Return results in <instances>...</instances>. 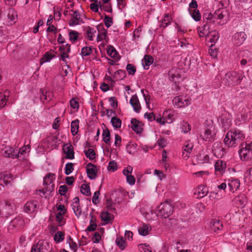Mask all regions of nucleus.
<instances>
[{"label":"nucleus","mask_w":252,"mask_h":252,"mask_svg":"<svg viewBox=\"0 0 252 252\" xmlns=\"http://www.w3.org/2000/svg\"><path fill=\"white\" fill-rule=\"evenodd\" d=\"M80 191L83 194L86 196L91 195L90 186L87 184H83L81 186Z\"/></svg>","instance_id":"603ef678"},{"label":"nucleus","mask_w":252,"mask_h":252,"mask_svg":"<svg viewBox=\"0 0 252 252\" xmlns=\"http://www.w3.org/2000/svg\"><path fill=\"white\" fill-rule=\"evenodd\" d=\"M140 124V122L136 119H132L131 120V128L137 133H141L143 130V128Z\"/></svg>","instance_id":"7c9ffc66"},{"label":"nucleus","mask_w":252,"mask_h":252,"mask_svg":"<svg viewBox=\"0 0 252 252\" xmlns=\"http://www.w3.org/2000/svg\"><path fill=\"white\" fill-rule=\"evenodd\" d=\"M212 153L218 158H221L225 153V149L222 147V143L215 142L212 146Z\"/></svg>","instance_id":"ddd939ff"},{"label":"nucleus","mask_w":252,"mask_h":252,"mask_svg":"<svg viewBox=\"0 0 252 252\" xmlns=\"http://www.w3.org/2000/svg\"><path fill=\"white\" fill-rule=\"evenodd\" d=\"M25 221L20 216L15 217L9 223L8 230L12 232L18 231L23 228Z\"/></svg>","instance_id":"6e6552de"},{"label":"nucleus","mask_w":252,"mask_h":252,"mask_svg":"<svg viewBox=\"0 0 252 252\" xmlns=\"http://www.w3.org/2000/svg\"><path fill=\"white\" fill-rule=\"evenodd\" d=\"M173 212V207L168 201L161 203L158 207L157 216L166 219L169 217Z\"/></svg>","instance_id":"0eeeda50"},{"label":"nucleus","mask_w":252,"mask_h":252,"mask_svg":"<svg viewBox=\"0 0 252 252\" xmlns=\"http://www.w3.org/2000/svg\"><path fill=\"white\" fill-rule=\"evenodd\" d=\"M203 24H208V25L212 28H214L217 25L214 14L208 12L203 13Z\"/></svg>","instance_id":"a211bd4d"},{"label":"nucleus","mask_w":252,"mask_h":252,"mask_svg":"<svg viewBox=\"0 0 252 252\" xmlns=\"http://www.w3.org/2000/svg\"><path fill=\"white\" fill-rule=\"evenodd\" d=\"M189 13L192 18L196 22L199 21L201 18V15L198 9L189 10Z\"/></svg>","instance_id":"79ce46f5"},{"label":"nucleus","mask_w":252,"mask_h":252,"mask_svg":"<svg viewBox=\"0 0 252 252\" xmlns=\"http://www.w3.org/2000/svg\"><path fill=\"white\" fill-rule=\"evenodd\" d=\"M193 146V144L190 140H187L184 143L182 148L184 158L188 159L190 156Z\"/></svg>","instance_id":"f8f14e48"},{"label":"nucleus","mask_w":252,"mask_h":252,"mask_svg":"<svg viewBox=\"0 0 252 252\" xmlns=\"http://www.w3.org/2000/svg\"><path fill=\"white\" fill-rule=\"evenodd\" d=\"M241 145L238 151L240 158L243 161H248L252 158V141L249 143Z\"/></svg>","instance_id":"39448f33"},{"label":"nucleus","mask_w":252,"mask_h":252,"mask_svg":"<svg viewBox=\"0 0 252 252\" xmlns=\"http://www.w3.org/2000/svg\"><path fill=\"white\" fill-rule=\"evenodd\" d=\"M226 167L225 161L218 159L215 164V172L217 174L222 175L225 172Z\"/></svg>","instance_id":"6ab92c4d"},{"label":"nucleus","mask_w":252,"mask_h":252,"mask_svg":"<svg viewBox=\"0 0 252 252\" xmlns=\"http://www.w3.org/2000/svg\"><path fill=\"white\" fill-rule=\"evenodd\" d=\"M71 11L73 13L71 14V18L68 22L69 26L74 27L84 23L78 10H71Z\"/></svg>","instance_id":"9b49d317"},{"label":"nucleus","mask_w":252,"mask_h":252,"mask_svg":"<svg viewBox=\"0 0 252 252\" xmlns=\"http://www.w3.org/2000/svg\"><path fill=\"white\" fill-rule=\"evenodd\" d=\"M149 231V228L146 224L143 225V226L138 229L139 234L143 236L148 235Z\"/></svg>","instance_id":"680f3d73"},{"label":"nucleus","mask_w":252,"mask_h":252,"mask_svg":"<svg viewBox=\"0 0 252 252\" xmlns=\"http://www.w3.org/2000/svg\"><path fill=\"white\" fill-rule=\"evenodd\" d=\"M172 102L176 108H184L191 104V99L187 95H179L174 97Z\"/></svg>","instance_id":"423d86ee"},{"label":"nucleus","mask_w":252,"mask_h":252,"mask_svg":"<svg viewBox=\"0 0 252 252\" xmlns=\"http://www.w3.org/2000/svg\"><path fill=\"white\" fill-rule=\"evenodd\" d=\"M54 57V55H52L49 52H47L42 58L41 63H43L50 62Z\"/></svg>","instance_id":"e2e57ef3"},{"label":"nucleus","mask_w":252,"mask_h":252,"mask_svg":"<svg viewBox=\"0 0 252 252\" xmlns=\"http://www.w3.org/2000/svg\"><path fill=\"white\" fill-rule=\"evenodd\" d=\"M68 35L69 39L70 40V41L72 42H75L78 40L79 38V33L77 31L69 30Z\"/></svg>","instance_id":"09e8293b"},{"label":"nucleus","mask_w":252,"mask_h":252,"mask_svg":"<svg viewBox=\"0 0 252 252\" xmlns=\"http://www.w3.org/2000/svg\"><path fill=\"white\" fill-rule=\"evenodd\" d=\"M247 38V35L245 32H240L235 33L232 36V42L236 46L242 45Z\"/></svg>","instance_id":"2eb2a0df"},{"label":"nucleus","mask_w":252,"mask_h":252,"mask_svg":"<svg viewBox=\"0 0 252 252\" xmlns=\"http://www.w3.org/2000/svg\"><path fill=\"white\" fill-rule=\"evenodd\" d=\"M70 105L71 108L78 110L79 108V104L77 98H72L70 100Z\"/></svg>","instance_id":"338daca9"},{"label":"nucleus","mask_w":252,"mask_h":252,"mask_svg":"<svg viewBox=\"0 0 252 252\" xmlns=\"http://www.w3.org/2000/svg\"><path fill=\"white\" fill-rule=\"evenodd\" d=\"M53 94L49 91H42V94L40 95V100L44 102L45 100L49 101L52 99Z\"/></svg>","instance_id":"37998d69"},{"label":"nucleus","mask_w":252,"mask_h":252,"mask_svg":"<svg viewBox=\"0 0 252 252\" xmlns=\"http://www.w3.org/2000/svg\"><path fill=\"white\" fill-rule=\"evenodd\" d=\"M64 239V233L62 231H58L54 237V240L57 243L62 242Z\"/></svg>","instance_id":"5fc2aeb1"},{"label":"nucleus","mask_w":252,"mask_h":252,"mask_svg":"<svg viewBox=\"0 0 252 252\" xmlns=\"http://www.w3.org/2000/svg\"><path fill=\"white\" fill-rule=\"evenodd\" d=\"M154 62V58L150 55H146L144 56L143 59L142 60V64L144 69H148L151 64Z\"/></svg>","instance_id":"2f4dec72"},{"label":"nucleus","mask_w":252,"mask_h":252,"mask_svg":"<svg viewBox=\"0 0 252 252\" xmlns=\"http://www.w3.org/2000/svg\"><path fill=\"white\" fill-rule=\"evenodd\" d=\"M205 131L201 135L202 139L208 142H213L215 140L216 131L213 121L211 120H207L204 124Z\"/></svg>","instance_id":"7ed1b4c3"},{"label":"nucleus","mask_w":252,"mask_h":252,"mask_svg":"<svg viewBox=\"0 0 252 252\" xmlns=\"http://www.w3.org/2000/svg\"><path fill=\"white\" fill-rule=\"evenodd\" d=\"M115 243L121 250H124L126 247V243L123 237H117Z\"/></svg>","instance_id":"a18cd8bd"},{"label":"nucleus","mask_w":252,"mask_h":252,"mask_svg":"<svg viewBox=\"0 0 252 252\" xmlns=\"http://www.w3.org/2000/svg\"><path fill=\"white\" fill-rule=\"evenodd\" d=\"M10 91L8 90H5L3 92H0V108L4 107L7 104Z\"/></svg>","instance_id":"c85d7f7f"},{"label":"nucleus","mask_w":252,"mask_h":252,"mask_svg":"<svg viewBox=\"0 0 252 252\" xmlns=\"http://www.w3.org/2000/svg\"><path fill=\"white\" fill-rule=\"evenodd\" d=\"M245 139L244 132L238 129L232 130L227 133L224 138V144L228 147H235Z\"/></svg>","instance_id":"f257e3e1"},{"label":"nucleus","mask_w":252,"mask_h":252,"mask_svg":"<svg viewBox=\"0 0 252 252\" xmlns=\"http://www.w3.org/2000/svg\"><path fill=\"white\" fill-rule=\"evenodd\" d=\"M126 69L129 75H133L136 71L135 66L133 64L130 63H128L127 64Z\"/></svg>","instance_id":"774afa93"},{"label":"nucleus","mask_w":252,"mask_h":252,"mask_svg":"<svg viewBox=\"0 0 252 252\" xmlns=\"http://www.w3.org/2000/svg\"><path fill=\"white\" fill-rule=\"evenodd\" d=\"M163 119L164 123L170 124L174 120V115L171 114L169 111H165L163 113Z\"/></svg>","instance_id":"4c0bfd02"},{"label":"nucleus","mask_w":252,"mask_h":252,"mask_svg":"<svg viewBox=\"0 0 252 252\" xmlns=\"http://www.w3.org/2000/svg\"><path fill=\"white\" fill-rule=\"evenodd\" d=\"M74 164L71 162L67 163L65 164L64 173L66 175H69L74 170Z\"/></svg>","instance_id":"69168bd1"},{"label":"nucleus","mask_w":252,"mask_h":252,"mask_svg":"<svg viewBox=\"0 0 252 252\" xmlns=\"http://www.w3.org/2000/svg\"><path fill=\"white\" fill-rule=\"evenodd\" d=\"M103 141L107 144L110 143V132L108 129L106 128L103 130L102 133Z\"/></svg>","instance_id":"de8ad7c7"},{"label":"nucleus","mask_w":252,"mask_h":252,"mask_svg":"<svg viewBox=\"0 0 252 252\" xmlns=\"http://www.w3.org/2000/svg\"><path fill=\"white\" fill-rule=\"evenodd\" d=\"M11 178L10 174L6 173H0V183H3L5 185H7L10 182L9 179Z\"/></svg>","instance_id":"c03bdc74"},{"label":"nucleus","mask_w":252,"mask_h":252,"mask_svg":"<svg viewBox=\"0 0 252 252\" xmlns=\"http://www.w3.org/2000/svg\"><path fill=\"white\" fill-rule=\"evenodd\" d=\"M177 69L172 68L168 72V75L170 80L176 81L179 77L178 73L176 74Z\"/></svg>","instance_id":"13d9d810"},{"label":"nucleus","mask_w":252,"mask_h":252,"mask_svg":"<svg viewBox=\"0 0 252 252\" xmlns=\"http://www.w3.org/2000/svg\"><path fill=\"white\" fill-rule=\"evenodd\" d=\"M55 185L54 184L50 185L42 190H40V192H42L44 195H49L54 190Z\"/></svg>","instance_id":"bf43d9fd"},{"label":"nucleus","mask_w":252,"mask_h":252,"mask_svg":"<svg viewBox=\"0 0 252 252\" xmlns=\"http://www.w3.org/2000/svg\"><path fill=\"white\" fill-rule=\"evenodd\" d=\"M86 172L89 179L94 180L97 177L96 166L92 163L90 162L87 165Z\"/></svg>","instance_id":"f3484780"},{"label":"nucleus","mask_w":252,"mask_h":252,"mask_svg":"<svg viewBox=\"0 0 252 252\" xmlns=\"http://www.w3.org/2000/svg\"><path fill=\"white\" fill-rule=\"evenodd\" d=\"M213 14L215 17L217 25H222L226 23V19H224L227 15V12L226 9L219 8L216 10Z\"/></svg>","instance_id":"1a4fd4ad"},{"label":"nucleus","mask_w":252,"mask_h":252,"mask_svg":"<svg viewBox=\"0 0 252 252\" xmlns=\"http://www.w3.org/2000/svg\"><path fill=\"white\" fill-rule=\"evenodd\" d=\"M17 153V149H13L12 147H6L4 150L2 155L5 157L12 158H17L16 153Z\"/></svg>","instance_id":"cd10ccee"},{"label":"nucleus","mask_w":252,"mask_h":252,"mask_svg":"<svg viewBox=\"0 0 252 252\" xmlns=\"http://www.w3.org/2000/svg\"><path fill=\"white\" fill-rule=\"evenodd\" d=\"M211 228L214 232H217L222 229L223 225L220 220L214 219L211 222Z\"/></svg>","instance_id":"473e14b6"},{"label":"nucleus","mask_w":252,"mask_h":252,"mask_svg":"<svg viewBox=\"0 0 252 252\" xmlns=\"http://www.w3.org/2000/svg\"><path fill=\"white\" fill-rule=\"evenodd\" d=\"M221 83L225 86H231L239 84L244 77L243 73L234 71H228L224 75H220Z\"/></svg>","instance_id":"f03ea898"},{"label":"nucleus","mask_w":252,"mask_h":252,"mask_svg":"<svg viewBox=\"0 0 252 252\" xmlns=\"http://www.w3.org/2000/svg\"><path fill=\"white\" fill-rule=\"evenodd\" d=\"M111 123L114 127L115 128H120L122 125V121L120 119L116 117H113L111 120Z\"/></svg>","instance_id":"864d4df0"},{"label":"nucleus","mask_w":252,"mask_h":252,"mask_svg":"<svg viewBox=\"0 0 252 252\" xmlns=\"http://www.w3.org/2000/svg\"><path fill=\"white\" fill-rule=\"evenodd\" d=\"M234 201L238 208H243L246 205L247 199L244 194H241L235 197Z\"/></svg>","instance_id":"a878e982"},{"label":"nucleus","mask_w":252,"mask_h":252,"mask_svg":"<svg viewBox=\"0 0 252 252\" xmlns=\"http://www.w3.org/2000/svg\"><path fill=\"white\" fill-rule=\"evenodd\" d=\"M107 54L111 58H116L118 52L114 47L110 46L107 50Z\"/></svg>","instance_id":"052dcab7"},{"label":"nucleus","mask_w":252,"mask_h":252,"mask_svg":"<svg viewBox=\"0 0 252 252\" xmlns=\"http://www.w3.org/2000/svg\"><path fill=\"white\" fill-rule=\"evenodd\" d=\"M181 130L184 133H187L190 130L191 127L189 123L183 121L181 123Z\"/></svg>","instance_id":"0e129e2a"},{"label":"nucleus","mask_w":252,"mask_h":252,"mask_svg":"<svg viewBox=\"0 0 252 252\" xmlns=\"http://www.w3.org/2000/svg\"><path fill=\"white\" fill-rule=\"evenodd\" d=\"M101 219L106 223H112L114 219V215L108 212H103L101 214Z\"/></svg>","instance_id":"c9c22d12"},{"label":"nucleus","mask_w":252,"mask_h":252,"mask_svg":"<svg viewBox=\"0 0 252 252\" xmlns=\"http://www.w3.org/2000/svg\"><path fill=\"white\" fill-rule=\"evenodd\" d=\"M244 179L248 184L252 183V167L248 168L245 172Z\"/></svg>","instance_id":"3c124183"},{"label":"nucleus","mask_w":252,"mask_h":252,"mask_svg":"<svg viewBox=\"0 0 252 252\" xmlns=\"http://www.w3.org/2000/svg\"><path fill=\"white\" fill-rule=\"evenodd\" d=\"M63 150L66 155L65 158L72 159L74 158V152L72 146L70 144H65L63 145Z\"/></svg>","instance_id":"aec40b11"},{"label":"nucleus","mask_w":252,"mask_h":252,"mask_svg":"<svg viewBox=\"0 0 252 252\" xmlns=\"http://www.w3.org/2000/svg\"><path fill=\"white\" fill-rule=\"evenodd\" d=\"M208 37H211L209 41L212 43H215L219 38V33L218 32L214 31L210 32Z\"/></svg>","instance_id":"8fccbe9b"},{"label":"nucleus","mask_w":252,"mask_h":252,"mask_svg":"<svg viewBox=\"0 0 252 252\" xmlns=\"http://www.w3.org/2000/svg\"><path fill=\"white\" fill-rule=\"evenodd\" d=\"M38 208V202L36 200L27 202L24 206V209L26 213L32 214L37 211Z\"/></svg>","instance_id":"dca6fc26"},{"label":"nucleus","mask_w":252,"mask_h":252,"mask_svg":"<svg viewBox=\"0 0 252 252\" xmlns=\"http://www.w3.org/2000/svg\"><path fill=\"white\" fill-rule=\"evenodd\" d=\"M170 14L166 13L164 15V18L161 20V27L165 28L171 24V19L170 18Z\"/></svg>","instance_id":"a19ab883"},{"label":"nucleus","mask_w":252,"mask_h":252,"mask_svg":"<svg viewBox=\"0 0 252 252\" xmlns=\"http://www.w3.org/2000/svg\"><path fill=\"white\" fill-rule=\"evenodd\" d=\"M46 246L42 240L39 241L36 244L32 246L31 252H47Z\"/></svg>","instance_id":"4be33fe9"},{"label":"nucleus","mask_w":252,"mask_h":252,"mask_svg":"<svg viewBox=\"0 0 252 252\" xmlns=\"http://www.w3.org/2000/svg\"><path fill=\"white\" fill-rule=\"evenodd\" d=\"M86 157L90 160H93L95 158V153L92 149H89L84 151Z\"/></svg>","instance_id":"6e6d98bb"},{"label":"nucleus","mask_w":252,"mask_h":252,"mask_svg":"<svg viewBox=\"0 0 252 252\" xmlns=\"http://www.w3.org/2000/svg\"><path fill=\"white\" fill-rule=\"evenodd\" d=\"M248 118V113L247 110L243 108L240 109L239 112L236 114L235 122L236 124L240 126L241 124H244Z\"/></svg>","instance_id":"4468645a"},{"label":"nucleus","mask_w":252,"mask_h":252,"mask_svg":"<svg viewBox=\"0 0 252 252\" xmlns=\"http://www.w3.org/2000/svg\"><path fill=\"white\" fill-rule=\"evenodd\" d=\"M7 18L11 24L15 23L17 19V12L14 9L10 8L7 14Z\"/></svg>","instance_id":"e433bc0d"},{"label":"nucleus","mask_w":252,"mask_h":252,"mask_svg":"<svg viewBox=\"0 0 252 252\" xmlns=\"http://www.w3.org/2000/svg\"><path fill=\"white\" fill-rule=\"evenodd\" d=\"M95 32L96 31L94 28H92L89 26L88 27L86 30L87 38L90 41L93 40Z\"/></svg>","instance_id":"49530a36"},{"label":"nucleus","mask_w":252,"mask_h":252,"mask_svg":"<svg viewBox=\"0 0 252 252\" xmlns=\"http://www.w3.org/2000/svg\"><path fill=\"white\" fill-rule=\"evenodd\" d=\"M55 175L53 173H49L47 174L43 180V185L44 186H50L52 184L53 181L55 179Z\"/></svg>","instance_id":"58836bf2"},{"label":"nucleus","mask_w":252,"mask_h":252,"mask_svg":"<svg viewBox=\"0 0 252 252\" xmlns=\"http://www.w3.org/2000/svg\"><path fill=\"white\" fill-rule=\"evenodd\" d=\"M219 122L224 130L227 129L231 125L232 116L228 112H225L219 118Z\"/></svg>","instance_id":"9d476101"},{"label":"nucleus","mask_w":252,"mask_h":252,"mask_svg":"<svg viewBox=\"0 0 252 252\" xmlns=\"http://www.w3.org/2000/svg\"><path fill=\"white\" fill-rule=\"evenodd\" d=\"M71 207L75 215L79 218L81 214L82 210L80 206L79 199L78 197H76L73 199Z\"/></svg>","instance_id":"393cba45"},{"label":"nucleus","mask_w":252,"mask_h":252,"mask_svg":"<svg viewBox=\"0 0 252 252\" xmlns=\"http://www.w3.org/2000/svg\"><path fill=\"white\" fill-rule=\"evenodd\" d=\"M79 121L78 119L74 120L71 123V132L73 135L77 134L79 129Z\"/></svg>","instance_id":"ea45409f"},{"label":"nucleus","mask_w":252,"mask_h":252,"mask_svg":"<svg viewBox=\"0 0 252 252\" xmlns=\"http://www.w3.org/2000/svg\"><path fill=\"white\" fill-rule=\"evenodd\" d=\"M99 33L97 36V41H100L105 39L107 36V30L104 28L102 24H100L96 27Z\"/></svg>","instance_id":"b1692460"},{"label":"nucleus","mask_w":252,"mask_h":252,"mask_svg":"<svg viewBox=\"0 0 252 252\" xmlns=\"http://www.w3.org/2000/svg\"><path fill=\"white\" fill-rule=\"evenodd\" d=\"M126 74L125 70L119 69L113 75V78L115 82L123 80L126 77Z\"/></svg>","instance_id":"f704fd0d"},{"label":"nucleus","mask_w":252,"mask_h":252,"mask_svg":"<svg viewBox=\"0 0 252 252\" xmlns=\"http://www.w3.org/2000/svg\"><path fill=\"white\" fill-rule=\"evenodd\" d=\"M213 28L210 26L208 25V24H203L202 27H199L197 29V32H198L200 37H204L208 36L210 32H211L210 30Z\"/></svg>","instance_id":"bb28decb"},{"label":"nucleus","mask_w":252,"mask_h":252,"mask_svg":"<svg viewBox=\"0 0 252 252\" xmlns=\"http://www.w3.org/2000/svg\"><path fill=\"white\" fill-rule=\"evenodd\" d=\"M30 146L29 145H24L21 148L17 149V153L16 155H17V158H19L21 157L22 155H24L26 153V151L27 150H30Z\"/></svg>","instance_id":"4d7b16f0"},{"label":"nucleus","mask_w":252,"mask_h":252,"mask_svg":"<svg viewBox=\"0 0 252 252\" xmlns=\"http://www.w3.org/2000/svg\"><path fill=\"white\" fill-rule=\"evenodd\" d=\"M15 204L11 201L6 200L0 202V217L7 218L14 213Z\"/></svg>","instance_id":"20e7f679"},{"label":"nucleus","mask_w":252,"mask_h":252,"mask_svg":"<svg viewBox=\"0 0 252 252\" xmlns=\"http://www.w3.org/2000/svg\"><path fill=\"white\" fill-rule=\"evenodd\" d=\"M228 185L230 191L232 192H234L240 187V180L237 178H231L228 179Z\"/></svg>","instance_id":"5701e85b"},{"label":"nucleus","mask_w":252,"mask_h":252,"mask_svg":"<svg viewBox=\"0 0 252 252\" xmlns=\"http://www.w3.org/2000/svg\"><path fill=\"white\" fill-rule=\"evenodd\" d=\"M129 103L133 107V110L136 113H139L141 107L139 100V99L136 94H134L131 96V97L129 100Z\"/></svg>","instance_id":"412c9836"},{"label":"nucleus","mask_w":252,"mask_h":252,"mask_svg":"<svg viewBox=\"0 0 252 252\" xmlns=\"http://www.w3.org/2000/svg\"><path fill=\"white\" fill-rule=\"evenodd\" d=\"M209 192L208 188L204 185L199 186L194 193L197 195L198 198H203L206 196Z\"/></svg>","instance_id":"c756f323"},{"label":"nucleus","mask_w":252,"mask_h":252,"mask_svg":"<svg viewBox=\"0 0 252 252\" xmlns=\"http://www.w3.org/2000/svg\"><path fill=\"white\" fill-rule=\"evenodd\" d=\"M94 51L96 54L97 50L95 48H94L91 46H85L82 48L81 55L82 57L88 56L93 54L94 55Z\"/></svg>","instance_id":"72a5a7b5"}]
</instances>
